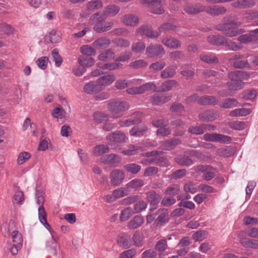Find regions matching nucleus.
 Instances as JSON below:
<instances>
[{
	"label": "nucleus",
	"mask_w": 258,
	"mask_h": 258,
	"mask_svg": "<svg viewBox=\"0 0 258 258\" xmlns=\"http://www.w3.org/2000/svg\"><path fill=\"white\" fill-rule=\"evenodd\" d=\"M171 82H164L163 86L157 88L152 83H148L144 85L139 87H135L129 88L127 90V92L130 94H136L143 93L146 90L150 89L154 91H166L170 90L171 88Z\"/></svg>",
	"instance_id": "obj_1"
},
{
	"label": "nucleus",
	"mask_w": 258,
	"mask_h": 258,
	"mask_svg": "<svg viewBox=\"0 0 258 258\" xmlns=\"http://www.w3.org/2000/svg\"><path fill=\"white\" fill-rule=\"evenodd\" d=\"M241 23L237 22H231L228 23L218 25L216 28L217 30L223 31L228 37H233L243 33L244 31L243 29L239 28Z\"/></svg>",
	"instance_id": "obj_2"
},
{
	"label": "nucleus",
	"mask_w": 258,
	"mask_h": 258,
	"mask_svg": "<svg viewBox=\"0 0 258 258\" xmlns=\"http://www.w3.org/2000/svg\"><path fill=\"white\" fill-rule=\"evenodd\" d=\"M108 110L112 117L117 118L122 115V112L129 108L126 102L122 101H112L108 104Z\"/></svg>",
	"instance_id": "obj_3"
},
{
	"label": "nucleus",
	"mask_w": 258,
	"mask_h": 258,
	"mask_svg": "<svg viewBox=\"0 0 258 258\" xmlns=\"http://www.w3.org/2000/svg\"><path fill=\"white\" fill-rule=\"evenodd\" d=\"M119 8L115 5L108 6L104 11L103 14L95 13L90 18V21L93 23H99L105 20L108 16H113L118 13Z\"/></svg>",
	"instance_id": "obj_4"
},
{
	"label": "nucleus",
	"mask_w": 258,
	"mask_h": 258,
	"mask_svg": "<svg viewBox=\"0 0 258 258\" xmlns=\"http://www.w3.org/2000/svg\"><path fill=\"white\" fill-rule=\"evenodd\" d=\"M110 82H90L84 86V91L88 93H96L102 90L105 86L109 85Z\"/></svg>",
	"instance_id": "obj_5"
},
{
	"label": "nucleus",
	"mask_w": 258,
	"mask_h": 258,
	"mask_svg": "<svg viewBox=\"0 0 258 258\" xmlns=\"http://www.w3.org/2000/svg\"><path fill=\"white\" fill-rule=\"evenodd\" d=\"M143 4H151V12L156 14H162L164 10L162 6L164 5V0H141Z\"/></svg>",
	"instance_id": "obj_6"
},
{
	"label": "nucleus",
	"mask_w": 258,
	"mask_h": 258,
	"mask_svg": "<svg viewBox=\"0 0 258 258\" xmlns=\"http://www.w3.org/2000/svg\"><path fill=\"white\" fill-rule=\"evenodd\" d=\"M136 33L139 36L145 35L150 38H155L160 35V33L157 30H153L148 25H143L139 27L136 31Z\"/></svg>",
	"instance_id": "obj_7"
},
{
	"label": "nucleus",
	"mask_w": 258,
	"mask_h": 258,
	"mask_svg": "<svg viewBox=\"0 0 258 258\" xmlns=\"http://www.w3.org/2000/svg\"><path fill=\"white\" fill-rule=\"evenodd\" d=\"M146 52L148 57L150 58L165 53L164 48L160 44H150L147 47Z\"/></svg>",
	"instance_id": "obj_8"
},
{
	"label": "nucleus",
	"mask_w": 258,
	"mask_h": 258,
	"mask_svg": "<svg viewBox=\"0 0 258 258\" xmlns=\"http://www.w3.org/2000/svg\"><path fill=\"white\" fill-rule=\"evenodd\" d=\"M254 73L237 71L231 72L229 74V78L231 81H241V80H247L252 78Z\"/></svg>",
	"instance_id": "obj_9"
},
{
	"label": "nucleus",
	"mask_w": 258,
	"mask_h": 258,
	"mask_svg": "<svg viewBox=\"0 0 258 258\" xmlns=\"http://www.w3.org/2000/svg\"><path fill=\"white\" fill-rule=\"evenodd\" d=\"M198 172H203V178L207 180H210L215 176L216 170L209 166H199L197 167Z\"/></svg>",
	"instance_id": "obj_10"
},
{
	"label": "nucleus",
	"mask_w": 258,
	"mask_h": 258,
	"mask_svg": "<svg viewBox=\"0 0 258 258\" xmlns=\"http://www.w3.org/2000/svg\"><path fill=\"white\" fill-rule=\"evenodd\" d=\"M167 122L163 120L153 121V124L157 127H160L157 131V134L159 137H164L170 134L171 131L168 127H164Z\"/></svg>",
	"instance_id": "obj_11"
},
{
	"label": "nucleus",
	"mask_w": 258,
	"mask_h": 258,
	"mask_svg": "<svg viewBox=\"0 0 258 258\" xmlns=\"http://www.w3.org/2000/svg\"><path fill=\"white\" fill-rule=\"evenodd\" d=\"M121 21L126 26L136 27L139 24L140 19L135 15L126 14L122 17Z\"/></svg>",
	"instance_id": "obj_12"
},
{
	"label": "nucleus",
	"mask_w": 258,
	"mask_h": 258,
	"mask_svg": "<svg viewBox=\"0 0 258 258\" xmlns=\"http://www.w3.org/2000/svg\"><path fill=\"white\" fill-rule=\"evenodd\" d=\"M124 173L121 170L115 169L110 174V182L112 185L119 184L124 179Z\"/></svg>",
	"instance_id": "obj_13"
},
{
	"label": "nucleus",
	"mask_w": 258,
	"mask_h": 258,
	"mask_svg": "<svg viewBox=\"0 0 258 258\" xmlns=\"http://www.w3.org/2000/svg\"><path fill=\"white\" fill-rule=\"evenodd\" d=\"M120 160V157L115 154L107 155L100 158L101 163L109 164L114 167L118 166Z\"/></svg>",
	"instance_id": "obj_14"
},
{
	"label": "nucleus",
	"mask_w": 258,
	"mask_h": 258,
	"mask_svg": "<svg viewBox=\"0 0 258 258\" xmlns=\"http://www.w3.org/2000/svg\"><path fill=\"white\" fill-rule=\"evenodd\" d=\"M184 11L189 14H195L205 10V7L200 4L192 5L187 4L184 8Z\"/></svg>",
	"instance_id": "obj_15"
},
{
	"label": "nucleus",
	"mask_w": 258,
	"mask_h": 258,
	"mask_svg": "<svg viewBox=\"0 0 258 258\" xmlns=\"http://www.w3.org/2000/svg\"><path fill=\"white\" fill-rule=\"evenodd\" d=\"M161 199V197L154 191H151L147 194V199L150 203V210L156 208L157 204Z\"/></svg>",
	"instance_id": "obj_16"
},
{
	"label": "nucleus",
	"mask_w": 258,
	"mask_h": 258,
	"mask_svg": "<svg viewBox=\"0 0 258 258\" xmlns=\"http://www.w3.org/2000/svg\"><path fill=\"white\" fill-rule=\"evenodd\" d=\"M243 56L235 55L231 58V60H234L233 67L235 68L243 69L249 67V64L247 60H242Z\"/></svg>",
	"instance_id": "obj_17"
},
{
	"label": "nucleus",
	"mask_w": 258,
	"mask_h": 258,
	"mask_svg": "<svg viewBox=\"0 0 258 258\" xmlns=\"http://www.w3.org/2000/svg\"><path fill=\"white\" fill-rule=\"evenodd\" d=\"M78 62L82 67L86 68L93 66L95 63V59L92 57L80 55L78 57Z\"/></svg>",
	"instance_id": "obj_18"
},
{
	"label": "nucleus",
	"mask_w": 258,
	"mask_h": 258,
	"mask_svg": "<svg viewBox=\"0 0 258 258\" xmlns=\"http://www.w3.org/2000/svg\"><path fill=\"white\" fill-rule=\"evenodd\" d=\"M38 219L40 222L47 229L50 231V225L47 221V214L44 207H39L38 208Z\"/></svg>",
	"instance_id": "obj_19"
},
{
	"label": "nucleus",
	"mask_w": 258,
	"mask_h": 258,
	"mask_svg": "<svg viewBox=\"0 0 258 258\" xmlns=\"http://www.w3.org/2000/svg\"><path fill=\"white\" fill-rule=\"evenodd\" d=\"M240 106L238 101L234 98H228L223 100L220 104L221 108L225 109L232 108L235 107Z\"/></svg>",
	"instance_id": "obj_20"
},
{
	"label": "nucleus",
	"mask_w": 258,
	"mask_h": 258,
	"mask_svg": "<svg viewBox=\"0 0 258 258\" xmlns=\"http://www.w3.org/2000/svg\"><path fill=\"white\" fill-rule=\"evenodd\" d=\"M144 222V218L139 215L135 216L128 223V228L130 229H135L140 227Z\"/></svg>",
	"instance_id": "obj_21"
},
{
	"label": "nucleus",
	"mask_w": 258,
	"mask_h": 258,
	"mask_svg": "<svg viewBox=\"0 0 258 258\" xmlns=\"http://www.w3.org/2000/svg\"><path fill=\"white\" fill-rule=\"evenodd\" d=\"M232 5L236 8L246 9L253 6L254 2L253 0H239L234 2Z\"/></svg>",
	"instance_id": "obj_22"
},
{
	"label": "nucleus",
	"mask_w": 258,
	"mask_h": 258,
	"mask_svg": "<svg viewBox=\"0 0 258 258\" xmlns=\"http://www.w3.org/2000/svg\"><path fill=\"white\" fill-rule=\"evenodd\" d=\"M162 43L171 48H178L180 46L179 41L173 37H165L162 40Z\"/></svg>",
	"instance_id": "obj_23"
},
{
	"label": "nucleus",
	"mask_w": 258,
	"mask_h": 258,
	"mask_svg": "<svg viewBox=\"0 0 258 258\" xmlns=\"http://www.w3.org/2000/svg\"><path fill=\"white\" fill-rule=\"evenodd\" d=\"M251 113V110L249 108H237L232 110L229 112V116L231 117H241L245 116Z\"/></svg>",
	"instance_id": "obj_24"
},
{
	"label": "nucleus",
	"mask_w": 258,
	"mask_h": 258,
	"mask_svg": "<svg viewBox=\"0 0 258 258\" xmlns=\"http://www.w3.org/2000/svg\"><path fill=\"white\" fill-rule=\"evenodd\" d=\"M31 154L27 151L20 152L18 155L16 162L18 165L26 163L31 157Z\"/></svg>",
	"instance_id": "obj_25"
},
{
	"label": "nucleus",
	"mask_w": 258,
	"mask_h": 258,
	"mask_svg": "<svg viewBox=\"0 0 258 258\" xmlns=\"http://www.w3.org/2000/svg\"><path fill=\"white\" fill-rule=\"evenodd\" d=\"M207 41L210 43L215 45H223L227 42L224 37L219 35L209 36L207 38Z\"/></svg>",
	"instance_id": "obj_26"
},
{
	"label": "nucleus",
	"mask_w": 258,
	"mask_h": 258,
	"mask_svg": "<svg viewBox=\"0 0 258 258\" xmlns=\"http://www.w3.org/2000/svg\"><path fill=\"white\" fill-rule=\"evenodd\" d=\"M109 148L105 145H99L94 147L92 150V154L94 156L99 157L108 152Z\"/></svg>",
	"instance_id": "obj_27"
},
{
	"label": "nucleus",
	"mask_w": 258,
	"mask_h": 258,
	"mask_svg": "<svg viewBox=\"0 0 258 258\" xmlns=\"http://www.w3.org/2000/svg\"><path fill=\"white\" fill-rule=\"evenodd\" d=\"M110 41L109 39L101 37L93 43V45L96 48L103 49L107 47L110 44Z\"/></svg>",
	"instance_id": "obj_28"
},
{
	"label": "nucleus",
	"mask_w": 258,
	"mask_h": 258,
	"mask_svg": "<svg viewBox=\"0 0 258 258\" xmlns=\"http://www.w3.org/2000/svg\"><path fill=\"white\" fill-rule=\"evenodd\" d=\"M108 140L114 142H122L126 139V136L120 132L110 134L107 137Z\"/></svg>",
	"instance_id": "obj_29"
},
{
	"label": "nucleus",
	"mask_w": 258,
	"mask_h": 258,
	"mask_svg": "<svg viewBox=\"0 0 258 258\" xmlns=\"http://www.w3.org/2000/svg\"><path fill=\"white\" fill-rule=\"evenodd\" d=\"M114 53L110 49L101 52L98 56V58L101 61H107L114 58Z\"/></svg>",
	"instance_id": "obj_30"
},
{
	"label": "nucleus",
	"mask_w": 258,
	"mask_h": 258,
	"mask_svg": "<svg viewBox=\"0 0 258 258\" xmlns=\"http://www.w3.org/2000/svg\"><path fill=\"white\" fill-rule=\"evenodd\" d=\"M207 13L212 15L217 16L225 13L226 9L222 7H207L205 10Z\"/></svg>",
	"instance_id": "obj_31"
},
{
	"label": "nucleus",
	"mask_w": 258,
	"mask_h": 258,
	"mask_svg": "<svg viewBox=\"0 0 258 258\" xmlns=\"http://www.w3.org/2000/svg\"><path fill=\"white\" fill-rule=\"evenodd\" d=\"M102 3L100 0H92L87 4V10L89 13H91L102 8Z\"/></svg>",
	"instance_id": "obj_32"
},
{
	"label": "nucleus",
	"mask_w": 258,
	"mask_h": 258,
	"mask_svg": "<svg viewBox=\"0 0 258 258\" xmlns=\"http://www.w3.org/2000/svg\"><path fill=\"white\" fill-rule=\"evenodd\" d=\"M112 26V22H106L104 24H97L94 26V29L97 32L101 33L110 30Z\"/></svg>",
	"instance_id": "obj_33"
},
{
	"label": "nucleus",
	"mask_w": 258,
	"mask_h": 258,
	"mask_svg": "<svg viewBox=\"0 0 258 258\" xmlns=\"http://www.w3.org/2000/svg\"><path fill=\"white\" fill-rule=\"evenodd\" d=\"M167 246V241L165 239H161L157 242L156 245V249L159 252V256L160 257H162L167 254V253H163V252L166 249Z\"/></svg>",
	"instance_id": "obj_34"
},
{
	"label": "nucleus",
	"mask_w": 258,
	"mask_h": 258,
	"mask_svg": "<svg viewBox=\"0 0 258 258\" xmlns=\"http://www.w3.org/2000/svg\"><path fill=\"white\" fill-rule=\"evenodd\" d=\"M147 128L145 125L135 126L130 131V134L135 137H140L147 131Z\"/></svg>",
	"instance_id": "obj_35"
},
{
	"label": "nucleus",
	"mask_w": 258,
	"mask_h": 258,
	"mask_svg": "<svg viewBox=\"0 0 258 258\" xmlns=\"http://www.w3.org/2000/svg\"><path fill=\"white\" fill-rule=\"evenodd\" d=\"M96 66L98 68L104 70H113L120 68L122 66V64L116 61L110 63L104 64L103 65H101L100 63H97Z\"/></svg>",
	"instance_id": "obj_36"
},
{
	"label": "nucleus",
	"mask_w": 258,
	"mask_h": 258,
	"mask_svg": "<svg viewBox=\"0 0 258 258\" xmlns=\"http://www.w3.org/2000/svg\"><path fill=\"white\" fill-rule=\"evenodd\" d=\"M157 154H158V152L155 151L146 153V155L148 157V158L142 160L141 163L145 165L151 164L156 160V156Z\"/></svg>",
	"instance_id": "obj_37"
},
{
	"label": "nucleus",
	"mask_w": 258,
	"mask_h": 258,
	"mask_svg": "<svg viewBox=\"0 0 258 258\" xmlns=\"http://www.w3.org/2000/svg\"><path fill=\"white\" fill-rule=\"evenodd\" d=\"M234 153V150L230 147L220 148L216 151L217 155L222 157H229Z\"/></svg>",
	"instance_id": "obj_38"
},
{
	"label": "nucleus",
	"mask_w": 258,
	"mask_h": 258,
	"mask_svg": "<svg viewBox=\"0 0 258 258\" xmlns=\"http://www.w3.org/2000/svg\"><path fill=\"white\" fill-rule=\"evenodd\" d=\"M130 192V190L126 186L125 187L118 188L113 192V196L116 198H120L126 196Z\"/></svg>",
	"instance_id": "obj_39"
},
{
	"label": "nucleus",
	"mask_w": 258,
	"mask_h": 258,
	"mask_svg": "<svg viewBox=\"0 0 258 258\" xmlns=\"http://www.w3.org/2000/svg\"><path fill=\"white\" fill-rule=\"evenodd\" d=\"M61 39V34L60 32L52 30L49 34V39L51 43H58L60 41Z\"/></svg>",
	"instance_id": "obj_40"
},
{
	"label": "nucleus",
	"mask_w": 258,
	"mask_h": 258,
	"mask_svg": "<svg viewBox=\"0 0 258 258\" xmlns=\"http://www.w3.org/2000/svg\"><path fill=\"white\" fill-rule=\"evenodd\" d=\"M133 214H134L133 210L131 207L124 209L121 212L120 220L123 222L126 221Z\"/></svg>",
	"instance_id": "obj_41"
},
{
	"label": "nucleus",
	"mask_w": 258,
	"mask_h": 258,
	"mask_svg": "<svg viewBox=\"0 0 258 258\" xmlns=\"http://www.w3.org/2000/svg\"><path fill=\"white\" fill-rule=\"evenodd\" d=\"M184 190L186 192H190L193 194L198 191V187L196 183L189 181L184 184Z\"/></svg>",
	"instance_id": "obj_42"
},
{
	"label": "nucleus",
	"mask_w": 258,
	"mask_h": 258,
	"mask_svg": "<svg viewBox=\"0 0 258 258\" xmlns=\"http://www.w3.org/2000/svg\"><path fill=\"white\" fill-rule=\"evenodd\" d=\"M239 241L240 243L244 246L258 248V241L255 240L240 238Z\"/></svg>",
	"instance_id": "obj_43"
},
{
	"label": "nucleus",
	"mask_w": 258,
	"mask_h": 258,
	"mask_svg": "<svg viewBox=\"0 0 258 258\" xmlns=\"http://www.w3.org/2000/svg\"><path fill=\"white\" fill-rule=\"evenodd\" d=\"M80 52L84 56H90L96 54L95 50L91 46L88 45H83L80 48Z\"/></svg>",
	"instance_id": "obj_44"
},
{
	"label": "nucleus",
	"mask_w": 258,
	"mask_h": 258,
	"mask_svg": "<svg viewBox=\"0 0 258 258\" xmlns=\"http://www.w3.org/2000/svg\"><path fill=\"white\" fill-rule=\"evenodd\" d=\"M176 162L181 165L189 166L192 164V160L187 156H179L175 158Z\"/></svg>",
	"instance_id": "obj_45"
},
{
	"label": "nucleus",
	"mask_w": 258,
	"mask_h": 258,
	"mask_svg": "<svg viewBox=\"0 0 258 258\" xmlns=\"http://www.w3.org/2000/svg\"><path fill=\"white\" fill-rule=\"evenodd\" d=\"M147 64L148 62L146 60L144 59H138L131 62L129 66L132 68L139 69L147 67Z\"/></svg>",
	"instance_id": "obj_46"
},
{
	"label": "nucleus",
	"mask_w": 258,
	"mask_h": 258,
	"mask_svg": "<svg viewBox=\"0 0 258 258\" xmlns=\"http://www.w3.org/2000/svg\"><path fill=\"white\" fill-rule=\"evenodd\" d=\"M144 181L140 179H135L131 180L126 184V186L130 190L131 188H138L144 185Z\"/></svg>",
	"instance_id": "obj_47"
},
{
	"label": "nucleus",
	"mask_w": 258,
	"mask_h": 258,
	"mask_svg": "<svg viewBox=\"0 0 258 258\" xmlns=\"http://www.w3.org/2000/svg\"><path fill=\"white\" fill-rule=\"evenodd\" d=\"M51 115L54 118L62 119L64 117L65 111L60 106L56 107L51 111Z\"/></svg>",
	"instance_id": "obj_48"
},
{
	"label": "nucleus",
	"mask_w": 258,
	"mask_h": 258,
	"mask_svg": "<svg viewBox=\"0 0 258 258\" xmlns=\"http://www.w3.org/2000/svg\"><path fill=\"white\" fill-rule=\"evenodd\" d=\"M200 59L208 63H217L218 59L213 55L201 54Z\"/></svg>",
	"instance_id": "obj_49"
},
{
	"label": "nucleus",
	"mask_w": 258,
	"mask_h": 258,
	"mask_svg": "<svg viewBox=\"0 0 258 258\" xmlns=\"http://www.w3.org/2000/svg\"><path fill=\"white\" fill-rule=\"evenodd\" d=\"M0 31L4 32L7 35H10L14 33L15 29L6 23H0Z\"/></svg>",
	"instance_id": "obj_50"
},
{
	"label": "nucleus",
	"mask_w": 258,
	"mask_h": 258,
	"mask_svg": "<svg viewBox=\"0 0 258 258\" xmlns=\"http://www.w3.org/2000/svg\"><path fill=\"white\" fill-rule=\"evenodd\" d=\"M48 62V58L47 56H42L36 60L37 66L42 70H44L47 68Z\"/></svg>",
	"instance_id": "obj_51"
},
{
	"label": "nucleus",
	"mask_w": 258,
	"mask_h": 258,
	"mask_svg": "<svg viewBox=\"0 0 258 258\" xmlns=\"http://www.w3.org/2000/svg\"><path fill=\"white\" fill-rule=\"evenodd\" d=\"M125 169L132 174H137L141 170V166L135 163L128 164L124 166Z\"/></svg>",
	"instance_id": "obj_52"
},
{
	"label": "nucleus",
	"mask_w": 258,
	"mask_h": 258,
	"mask_svg": "<svg viewBox=\"0 0 258 258\" xmlns=\"http://www.w3.org/2000/svg\"><path fill=\"white\" fill-rule=\"evenodd\" d=\"M146 203L143 201L137 202L134 206L133 212L134 213H139L145 210L147 208Z\"/></svg>",
	"instance_id": "obj_53"
},
{
	"label": "nucleus",
	"mask_w": 258,
	"mask_h": 258,
	"mask_svg": "<svg viewBox=\"0 0 258 258\" xmlns=\"http://www.w3.org/2000/svg\"><path fill=\"white\" fill-rule=\"evenodd\" d=\"M175 74V70L173 68H167L161 73L163 79H168L173 77Z\"/></svg>",
	"instance_id": "obj_54"
},
{
	"label": "nucleus",
	"mask_w": 258,
	"mask_h": 258,
	"mask_svg": "<svg viewBox=\"0 0 258 258\" xmlns=\"http://www.w3.org/2000/svg\"><path fill=\"white\" fill-rule=\"evenodd\" d=\"M207 236V233L204 230H199L192 235V238L196 241H201L204 240Z\"/></svg>",
	"instance_id": "obj_55"
},
{
	"label": "nucleus",
	"mask_w": 258,
	"mask_h": 258,
	"mask_svg": "<svg viewBox=\"0 0 258 258\" xmlns=\"http://www.w3.org/2000/svg\"><path fill=\"white\" fill-rule=\"evenodd\" d=\"M179 143V141L178 139H172L165 142L163 145V148L165 150H169L173 149Z\"/></svg>",
	"instance_id": "obj_56"
},
{
	"label": "nucleus",
	"mask_w": 258,
	"mask_h": 258,
	"mask_svg": "<svg viewBox=\"0 0 258 258\" xmlns=\"http://www.w3.org/2000/svg\"><path fill=\"white\" fill-rule=\"evenodd\" d=\"M168 219L169 218L167 210H163L156 220V222H158L157 225H158L159 223L161 224L165 223L168 222Z\"/></svg>",
	"instance_id": "obj_57"
},
{
	"label": "nucleus",
	"mask_w": 258,
	"mask_h": 258,
	"mask_svg": "<svg viewBox=\"0 0 258 258\" xmlns=\"http://www.w3.org/2000/svg\"><path fill=\"white\" fill-rule=\"evenodd\" d=\"M145 48V44L143 42H137L132 45V50L133 52L139 53L144 50Z\"/></svg>",
	"instance_id": "obj_58"
},
{
	"label": "nucleus",
	"mask_w": 258,
	"mask_h": 258,
	"mask_svg": "<svg viewBox=\"0 0 258 258\" xmlns=\"http://www.w3.org/2000/svg\"><path fill=\"white\" fill-rule=\"evenodd\" d=\"M51 54L55 62V64L56 67H59L62 61L61 57L59 54L58 51L57 49H54L51 52Z\"/></svg>",
	"instance_id": "obj_59"
},
{
	"label": "nucleus",
	"mask_w": 258,
	"mask_h": 258,
	"mask_svg": "<svg viewBox=\"0 0 258 258\" xmlns=\"http://www.w3.org/2000/svg\"><path fill=\"white\" fill-rule=\"evenodd\" d=\"M228 125L232 128L241 131L245 128V123L243 121H235L230 122L228 123Z\"/></svg>",
	"instance_id": "obj_60"
},
{
	"label": "nucleus",
	"mask_w": 258,
	"mask_h": 258,
	"mask_svg": "<svg viewBox=\"0 0 258 258\" xmlns=\"http://www.w3.org/2000/svg\"><path fill=\"white\" fill-rule=\"evenodd\" d=\"M14 244L22 245L23 239L20 233L17 231H14L12 234Z\"/></svg>",
	"instance_id": "obj_61"
},
{
	"label": "nucleus",
	"mask_w": 258,
	"mask_h": 258,
	"mask_svg": "<svg viewBox=\"0 0 258 258\" xmlns=\"http://www.w3.org/2000/svg\"><path fill=\"white\" fill-rule=\"evenodd\" d=\"M231 142V138L230 137L218 134L216 143L227 144L230 143Z\"/></svg>",
	"instance_id": "obj_62"
},
{
	"label": "nucleus",
	"mask_w": 258,
	"mask_h": 258,
	"mask_svg": "<svg viewBox=\"0 0 258 258\" xmlns=\"http://www.w3.org/2000/svg\"><path fill=\"white\" fill-rule=\"evenodd\" d=\"M36 203L39 207H43L45 201L44 194L42 191L37 190L36 192Z\"/></svg>",
	"instance_id": "obj_63"
},
{
	"label": "nucleus",
	"mask_w": 258,
	"mask_h": 258,
	"mask_svg": "<svg viewBox=\"0 0 258 258\" xmlns=\"http://www.w3.org/2000/svg\"><path fill=\"white\" fill-rule=\"evenodd\" d=\"M135 249H131L122 252L119 256V258H132L136 254Z\"/></svg>",
	"instance_id": "obj_64"
}]
</instances>
